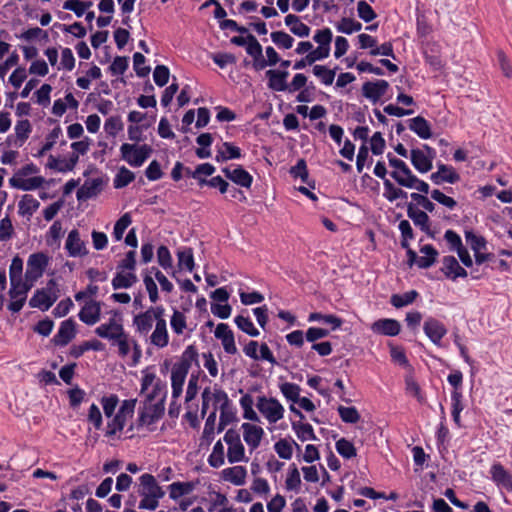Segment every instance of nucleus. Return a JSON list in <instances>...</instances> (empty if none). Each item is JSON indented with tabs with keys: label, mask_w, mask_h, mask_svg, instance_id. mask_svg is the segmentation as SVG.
<instances>
[{
	"label": "nucleus",
	"mask_w": 512,
	"mask_h": 512,
	"mask_svg": "<svg viewBox=\"0 0 512 512\" xmlns=\"http://www.w3.org/2000/svg\"><path fill=\"white\" fill-rule=\"evenodd\" d=\"M132 324L135 333L157 349L169 344V332L163 306L149 307L146 311L134 315Z\"/></svg>",
	"instance_id": "f257e3e1"
},
{
	"label": "nucleus",
	"mask_w": 512,
	"mask_h": 512,
	"mask_svg": "<svg viewBox=\"0 0 512 512\" xmlns=\"http://www.w3.org/2000/svg\"><path fill=\"white\" fill-rule=\"evenodd\" d=\"M387 158L389 165L394 168L390 175L399 186L408 189H415L424 194L429 193V184L413 174L411 169L403 160L396 158L391 153H388Z\"/></svg>",
	"instance_id": "f03ea898"
},
{
	"label": "nucleus",
	"mask_w": 512,
	"mask_h": 512,
	"mask_svg": "<svg viewBox=\"0 0 512 512\" xmlns=\"http://www.w3.org/2000/svg\"><path fill=\"white\" fill-rule=\"evenodd\" d=\"M138 494L141 496L139 509L154 511L159 506V501L165 495L163 489L158 485L156 478L149 473L139 477Z\"/></svg>",
	"instance_id": "7ed1b4c3"
},
{
	"label": "nucleus",
	"mask_w": 512,
	"mask_h": 512,
	"mask_svg": "<svg viewBox=\"0 0 512 512\" xmlns=\"http://www.w3.org/2000/svg\"><path fill=\"white\" fill-rule=\"evenodd\" d=\"M141 394L145 395L143 403L165 406L167 385L152 372L143 371Z\"/></svg>",
	"instance_id": "20e7f679"
},
{
	"label": "nucleus",
	"mask_w": 512,
	"mask_h": 512,
	"mask_svg": "<svg viewBox=\"0 0 512 512\" xmlns=\"http://www.w3.org/2000/svg\"><path fill=\"white\" fill-rule=\"evenodd\" d=\"M165 406L143 403L138 409V417L135 424L129 427V430L145 429L148 432L155 431V424L163 417Z\"/></svg>",
	"instance_id": "39448f33"
},
{
	"label": "nucleus",
	"mask_w": 512,
	"mask_h": 512,
	"mask_svg": "<svg viewBox=\"0 0 512 512\" xmlns=\"http://www.w3.org/2000/svg\"><path fill=\"white\" fill-rule=\"evenodd\" d=\"M59 297V289L55 279H50L46 286L37 289L29 300V306L47 311Z\"/></svg>",
	"instance_id": "423d86ee"
},
{
	"label": "nucleus",
	"mask_w": 512,
	"mask_h": 512,
	"mask_svg": "<svg viewBox=\"0 0 512 512\" xmlns=\"http://www.w3.org/2000/svg\"><path fill=\"white\" fill-rule=\"evenodd\" d=\"M153 149L148 144L123 143L120 146L121 159L131 167H141L151 156Z\"/></svg>",
	"instance_id": "0eeeda50"
},
{
	"label": "nucleus",
	"mask_w": 512,
	"mask_h": 512,
	"mask_svg": "<svg viewBox=\"0 0 512 512\" xmlns=\"http://www.w3.org/2000/svg\"><path fill=\"white\" fill-rule=\"evenodd\" d=\"M110 345L117 348V353L122 358L127 357L132 352V359L135 365L142 357L140 344L126 330L114 338Z\"/></svg>",
	"instance_id": "6e6552de"
},
{
	"label": "nucleus",
	"mask_w": 512,
	"mask_h": 512,
	"mask_svg": "<svg viewBox=\"0 0 512 512\" xmlns=\"http://www.w3.org/2000/svg\"><path fill=\"white\" fill-rule=\"evenodd\" d=\"M436 156L434 148L424 144L422 148H414L410 151V161L419 173H427L433 167V160Z\"/></svg>",
	"instance_id": "1a4fd4ad"
},
{
	"label": "nucleus",
	"mask_w": 512,
	"mask_h": 512,
	"mask_svg": "<svg viewBox=\"0 0 512 512\" xmlns=\"http://www.w3.org/2000/svg\"><path fill=\"white\" fill-rule=\"evenodd\" d=\"M256 407L270 424H274L284 417L285 409L276 398L259 396Z\"/></svg>",
	"instance_id": "9d476101"
},
{
	"label": "nucleus",
	"mask_w": 512,
	"mask_h": 512,
	"mask_svg": "<svg viewBox=\"0 0 512 512\" xmlns=\"http://www.w3.org/2000/svg\"><path fill=\"white\" fill-rule=\"evenodd\" d=\"M49 264V257L43 253H33L27 260V268L25 272V280L29 283H34L43 276Z\"/></svg>",
	"instance_id": "9b49d317"
},
{
	"label": "nucleus",
	"mask_w": 512,
	"mask_h": 512,
	"mask_svg": "<svg viewBox=\"0 0 512 512\" xmlns=\"http://www.w3.org/2000/svg\"><path fill=\"white\" fill-rule=\"evenodd\" d=\"M123 331H125L123 325V319L117 313H114L112 317H110L106 322L100 324L95 328L94 333L102 338L111 342L114 338L119 336Z\"/></svg>",
	"instance_id": "f8f14e48"
},
{
	"label": "nucleus",
	"mask_w": 512,
	"mask_h": 512,
	"mask_svg": "<svg viewBox=\"0 0 512 512\" xmlns=\"http://www.w3.org/2000/svg\"><path fill=\"white\" fill-rule=\"evenodd\" d=\"M333 39V33L330 28L319 29L315 32L313 40L318 46L311 51L320 61L326 59L330 55L331 42Z\"/></svg>",
	"instance_id": "ddd939ff"
},
{
	"label": "nucleus",
	"mask_w": 512,
	"mask_h": 512,
	"mask_svg": "<svg viewBox=\"0 0 512 512\" xmlns=\"http://www.w3.org/2000/svg\"><path fill=\"white\" fill-rule=\"evenodd\" d=\"M423 331L428 339L437 347L442 346V339L448 332L444 323L431 316L424 321Z\"/></svg>",
	"instance_id": "4468645a"
},
{
	"label": "nucleus",
	"mask_w": 512,
	"mask_h": 512,
	"mask_svg": "<svg viewBox=\"0 0 512 512\" xmlns=\"http://www.w3.org/2000/svg\"><path fill=\"white\" fill-rule=\"evenodd\" d=\"M430 180L435 185H442L443 183L454 184L460 180V175L454 167L438 163L437 171L430 175Z\"/></svg>",
	"instance_id": "2eb2a0df"
},
{
	"label": "nucleus",
	"mask_w": 512,
	"mask_h": 512,
	"mask_svg": "<svg viewBox=\"0 0 512 512\" xmlns=\"http://www.w3.org/2000/svg\"><path fill=\"white\" fill-rule=\"evenodd\" d=\"M65 249L70 257H83L88 254L86 243L81 239L77 229H73L68 233Z\"/></svg>",
	"instance_id": "dca6fc26"
},
{
	"label": "nucleus",
	"mask_w": 512,
	"mask_h": 512,
	"mask_svg": "<svg viewBox=\"0 0 512 512\" xmlns=\"http://www.w3.org/2000/svg\"><path fill=\"white\" fill-rule=\"evenodd\" d=\"M389 88L386 80L367 81L362 85V94L365 98L376 103L384 96Z\"/></svg>",
	"instance_id": "f3484780"
},
{
	"label": "nucleus",
	"mask_w": 512,
	"mask_h": 512,
	"mask_svg": "<svg viewBox=\"0 0 512 512\" xmlns=\"http://www.w3.org/2000/svg\"><path fill=\"white\" fill-rule=\"evenodd\" d=\"M222 172L233 183L241 187L249 189L253 183L252 175L246 171L241 165H236L234 168L225 167Z\"/></svg>",
	"instance_id": "a211bd4d"
},
{
	"label": "nucleus",
	"mask_w": 512,
	"mask_h": 512,
	"mask_svg": "<svg viewBox=\"0 0 512 512\" xmlns=\"http://www.w3.org/2000/svg\"><path fill=\"white\" fill-rule=\"evenodd\" d=\"M265 76L268 80L267 86L274 92H288L287 78L289 72L287 70H267Z\"/></svg>",
	"instance_id": "6ab92c4d"
},
{
	"label": "nucleus",
	"mask_w": 512,
	"mask_h": 512,
	"mask_svg": "<svg viewBox=\"0 0 512 512\" xmlns=\"http://www.w3.org/2000/svg\"><path fill=\"white\" fill-rule=\"evenodd\" d=\"M241 429L243 430L244 441L248 445L250 451L257 449L265 434L263 428L255 424L245 422L241 425Z\"/></svg>",
	"instance_id": "aec40b11"
},
{
	"label": "nucleus",
	"mask_w": 512,
	"mask_h": 512,
	"mask_svg": "<svg viewBox=\"0 0 512 512\" xmlns=\"http://www.w3.org/2000/svg\"><path fill=\"white\" fill-rule=\"evenodd\" d=\"M441 271L447 278L456 280L457 278L467 277V271L460 266L459 262L454 256H444L442 259Z\"/></svg>",
	"instance_id": "412c9836"
},
{
	"label": "nucleus",
	"mask_w": 512,
	"mask_h": 512,
	"mask_svg": "<svg viewBox=\"0 0 512 512\" xmlns=\"http://www.w3.org/2000/svg\"><path fill=\"white\" fill-rule=\"evenodd\" d=\"M103 181L100 178L87 179L77 190L76 197L79 201H86L97 196L102 190Z\"/></svg>",
	"instance_id": "4be33fe9"
},
{
	"label": "nucleus",
	"mask_w": 512,
	"mask_h": 512,
	"mask_svg": "<svg viewBox=\"0 0 512 512\" xmlns=\"http://www.w3.org/2000/svg\"><path fill=\"white\" fill-rule=\"evenodd\" d=\"M371 330L376 334L393 337L400 333L401 325L395 319L385 318L375 321L371 325Z\"/></svg>",
	"instance_id": "5701e85b"
},
{
	"label": "nucleus",
	"mask_w": 512,
	"mask_h": 512,
	"mask_svg": "<svg viewBox=\"0 0 512 512\" xmlns=\"http://www.w3.org/2000/svg\"><path fill=\"white\" fill-rule=\"evenodd\" d=\"M76 334L75 322L72 319L63 321L58 332L53 337V342L57 346H66Z\"/></svg>",
	"instance_id": "b1692460"
},
{
	"label": "nucleus",
	"mask_w": 512,
	"mask_h": 512,
	"mask_svg": "<svg viewBox=\"0 0 512 512\" xmlns=\"http://www.w3.org/2000/svg\"><path fill=\"white\" fill-rule=\"evenodd\" d=\"M407 216L421 229V231L425 233L430 231V218L428 214L425 211L418 209L412 202L407 204Z\"/></svg>",
	"instance_id": "393cba45"
},
{
	"label": "nucleus",
	"mask_w": 512,
	"mask_h": 512,
	"mask_svg": "<svg viewBox=\"0 0 512 512\" xmlns=\"http://www.w3.org/2000/svg\"><path fill=\"white\" fill-rule=\"evenodd\" d=\"M100 314V304L96 301H89L80 310L79 319L87 325H94L100 320Z\"/></svg>",
	"instance_id": "a878e982"
},
{
	"label": "nucleus",
	"mask_w": 512,
	"mask_h": 512,
	"mask_svg": "<svg viewBox=\"0 0 512 512\" xmlns=\"http://www.w3.org/2000/svg\"><path fill=\"white\" fill-rule=\"evenodd\" d=\"M197 362L198 351L194 345H189L182 352L179 361L176 362L172 368L188 373L192 364Z\"/></svg>",
	"instance_id": "bb28decb"
},
{
	"label": "nucleus",
	"mask_w": 512,
	"mask_h": 512,
	"mask_svg": "<svg viewBox=\"0 0 512 512\" xmlns=\"http://www.w3.org/2000/svg\"><path fill=\"white\" fill-rule=\"evenodd\" d=\"M242 157L241 149L231 142H223L217 147L215 160L217 162H226L232 159H240Z\"/></svg>",
	"instance_id": "cd10ccee"
},
{
	"label": "nucleus",
	"mask_w": 512,
	"mask_h": 512,
	"mask_svg": "<svg viewBox=\"0 0 512 512\" xmlns=\"http://www.w3.org/2000/svg\"><path fill=\"white\" fill-rule=\"evenodd\" d=\"M408 127L421 139H429L432 136L430 123L422 116H416L408 121Z\"/></svg>",
	"instance_id": "c85d7f7f"
},
{
	"label": "nucleus",
	"mask_w": 512,
	"mask_h": 512,
	"mask_svg": "<svg viewBox=\"0 0 512 512\" xmlns=\"http://www.w3.org/2000/svg\"><path fill=\"white\" fill-rule=\"evenodd\" d=\"M138 282V277L135 272H125L118 270L112 279V287L114 290L128 289Z\"/></svg>",
	"instance_id": "c756f323"
},
{
	"label": "nucleus",
	"mask_w": 512,
	"mask_h": 512,
	"mask_svg": "<svg viewBox=\"0 0 512 512\" xmlns=\"http://www.w3.org/2000/svg\"><path fill=\"white\" fill-rule=\"evenodd\" d=\"M247 470L243 466H233L222 470V478L236 486L245 484Z\"/></svg>",
	"instance_id": "7c9ffc66"
},
{
	"label": "nucleus",
	"mask_w": 512,
	"mask_h": 512,
	"mask_svg": "<svg viewBox=\"0 0 512 512\" xmlns=\"http://www.w3.org/2000/svg\"><path fill=\"white\" fill-rule=\"evenodd\" d=\"M492 480L498 485L507 489L512 488V476L500 463H495L490 468Z\"/></svg>",
	"instance_id": "2f4dec72"
},
{
	"label": "nucleus",
	"mask_w": 512,
	"mask_h": 512,
	"mask_svg": "<svg viewBox=\"0 0 512 512\" xmlns=\"http://www.w3.org/2000/svg\"><path fill=\"white\" fill-rule=\"evenodd\" d=\"M285 25L290 28V31L301 38L308 37L311 28L305 23L301 22L300 18L294 14H288L284 19Z\"/></svg>",
	"instance_id": "473e14b6"
},
{
	"label": "nucleus",
	"mask_w": 512,
	"mask_h": 512,
	"mask_svg": "<svg viewBox=\"0 0 512 512\" xmlns=\"http://www.w3.org/2000/svg\"><path fill=\"white\" fill-rule=\"evenodd\" d=\"M44 183V178L41 176L31 177L27 179H10L11 186L23 191H31L40 188Z\"/></svg>",
	"instance_id": "72a5a7b5"
},
{
	"label": "nucleus",
	"mask_w": 512,
	"mask_h": 512,
	"mask_svg": "<svg viewBox=\"0 0 512 512\" xmlns=\"http://www.w3.org/2000/svg\"><path fill=\"white\" fill-rule=\"evenodd\" d=\"M195 489V483L193 482H173L168 486L169 497L172 500H177L184 495H188Z\"/></svg>",
	"instance_id": "f704fd0d"
},
{
	"label": "nucleus",
	"mask_w": 512,
	"mask_h": 512,
	"mask_svg": "<svg viewBox=\"0 0 512 512\" xmlns=\"http://www.w3.org/2000/svg\"><path fill=\"white\" fill-rule=\"evenodd\" d=\"M188 373L172 368L171 370V387H172V399H178L183 391V385L185 383Z\"/></svg>",
	"instance_id": "c9c22d12"
},
{
	"label": "nucleus",
	"mask_w": 512,
	"mask_h": 512,
	"mask_svg": "<svg viewBox=\"0 0 512 512\" xmlns=\"http://www.w3.org/2000/svg\"><path fill=\"white\" fill-rule=\"evenodd\" d=\"M384 192L383 197L389 201L394 202L397 199H407L408 193L403 189L396 187L389 179H385L383 182Z\"/></svg>",
	"instance_id": "e433bc0d"
},
{
	"label": "nucleus",
	"mask_w": 512,
	"mask_h": 512,
	"mask_svg": "<svg viewBox=\"0 0 512 512\" xmlns=\"http://www.w3.org/2000/svg\"><path fill=\"white\" fill-rule=\"evenodd\" d=\"M420 252L424 254V256L418 257L417 265L421 269H427L431 267L438 255L437 250L430 244L424 245L421 247Z\"/></svg>",
	"instance_id": "4c0bfd02"
},
{
	"label": "nucleus",
	"mask_w": 512,
	"mask_h": 512,
	"mask_svg": "<svg viewBox=\"0 0 512 512\" xmlns=\"http://www.w3.org/2000/svg\"><path fill=\"white\" fill-rule=\"evenodd\" d=\"M293 445L300 450L299 444H297L293 439L291 441H288L287 439H280L274 444V450L280 458L290 460L293 455Z\"/></svg>",
	"instance_id": "58836bf2"
},
{
	"label": "nucleus",
	"mask_w": 512,
	"mask_h": 512,
	"mask_svg": "<svg viewBox=\"0 0 512 512\" xmlns=\"http://www.w3.org/2000/svg\"><path fill=\"white\" fill-rule=\"evenodd\" d=\"M291 426L297 437L301 441L316 440L313 427L309 423H302L301 421H292Z\"/></svg>",
	"instance_id": "ea45409f"
},
{
	"label": "nucleus",
	"mask_w": 512,
	"mask_h": 512,
	"mask_svg": "<svg viewBox=\"0 0 512 512\" xmlns=\"http://www.w3.org/2000/svg\"><path fill=\"white\" fill-rule=\"evenodd\" d=\"M462 392L461 391H452L451 393V406H452V418L457 427H462L460 414L464 409V405L462 403Z\"/></svg>",
	"instance_id": "a19ab883"
},
{
	"label": "nucleus",
	"mask_w": 512,
	"mask_h": 512,
	"mask_svg": "<svg viewBox=\"0 0 512 512\" xmlns=\"http://www.w3.org/2000/svg\"><path fill=\"white\" fill-rule=\"evenodd\" d=\"M196 142L200 148H197L195 153L200 159H207L211 156L209 147L213 143V137L210 133H202L196 138Z\"/></svg>",
	"instance_id": "79ce46f5"
},
{
	"label": "nucleus",
	"mask_w": 512,
	"mask_h": 512,
	"mask_svg": "<svg viewBox=\"0 0 512 512\" xmlns=\"http://www.w3.org/2000/svg\"><path fill=\"white\" fill-rule=\"evenodd\" d=\"M33 284L24 281H13L10 282L9 297L10 299H27V294L32 288Z\"/></svg>",
	"instance_id": "37998d69"
},
{
	"label": "nucleus",
	"mask_w": 512,
	"mask_h": 512,
	"mask_svg": "<svg viewBox=\"0 0 512 512\" xmlns=\"http://www.w3.org/2000/svg\"><path fill=\"white\" fill-rule=\"evenodd\" d=\"M419 293L416 290H410L402 294H393L390 298V303L395 308H402L412 304Z\"/></svg>",
	"instance_id": "c03bdc74"
},
{
	"label": "nucleus",
	"mask_w": 512,
	"mask_h": 512,
	"mask_svg": "<svg viewBox=\"0 0 512 512\" xmlns=\"http://www.w3.org/2000/svg\"><path fill=\"white\" fill-rule=\"evenodd\" d=\"M178 266L180 269H185L192 272L195 266L193 250L190 247H184L177 252Z\"/></svg>",
	"instance_id": "a18cd8bd"
},
{
	"label": "nucleus",
	"mask_w": 512,
	"mask_h": 512,
	"mask_svg": "<svg viewBox=\"0 0 512 512\" xmlns=\"http://www.w3.org/2000/svg\"><path fill=\"white\" fill-rule=\"evenodd\" d=\"M301 487L300 472L295 464L289 466L287 477L285 480V488L288 491H294L298 493Z\"/></svg>",
	"instance_id": "49530a36"
},
{
	"label": "nucleus",
	"mask_w": 512,
	"mask_h": 512,
	"mask_svg": "<svg viewBox=\"0 0 512 512\" xmlns=\"http://www.w3.org/2000/svg\"><path fill=\"white\" fill-rule=\"evenodd\" d=\"M18 206H19V213L21 215L31 216V215H33V213H35L37 211V209L40 206V203L32 195L25 194L22 196Z\"/></svg>",
	"instance_id": "de8ad7c7"
},
{
	"label": "nucleus",
	"mask_w": 512,
	"mask_h": 512,
	"mask_svg": "<svg viewBox=\"0 0 512 512\" xmlns=\"http://www.w3.org/2000/svg\"><path fill=\"white\" fill-rule=\"evenodd\" d=\"M312 72L326 86L333 83L336 75V69H329L324 65H314Z\"/></svg>",
	"instance_id": "09e8293b"
},
{
	"label": "nucleus",
	"mask_w": 512,
	"mask_h": 512,
	"mask_svg": "<svg viewBox=\"0 0 512 512\" xmlns=\"http://www.w3.org/2000/svg\"><path fill=\"white\" fill-rule=\"evenodd\" d=\"M103 349L104 344L99 340L94 339L90 341H85L81 345L74 346L71 350V355L75 358H79L88 350L102 351Z\"/></svg>",
	"instance_id": "8fccbe9b"
},
{
	"label": "nucleus",
	"mask_w": 512,
	"mask_h": 512,
	"mask_svg": "<svg viewBox=\"0 0 512 512\" xmlns=\"http://www.w3.org/2000/svg\"><path fill=\"white\" fill-rule=\"evenodd\" d=\"M134 179L135 174L125 166H122L114 178L113 185L116 189L124 188L133 182Z\"/></svg>",
	"instance_id": "3c124183"
},
{
	"label": "nucleus",
	"mask_w": 512,
	"mask_h": 512,
	"mask_svg": "<svg viewBox=\"0 0 512 512\" xmlns=\"http://www.w3.org/2000/svg\"><path fill=\"white\" fill-rule=\"evenodd\" d=\"M208 463L213 468H219L225 463L224 446L219 440L215 443L211 454L208 457Z\"/></svg>",
	"instance_id": "603ef678"
},
{
	"label": "nucleus",
	"mask_w": 512,
	"mask_h": 512,
	"mask_svg": "<svg viewBox=\"0 0 512 512\" xmlns=\"http://www.w3.org/2000/svg\"><path fill=\"white\" fill-rule=\"evenodd\" d=\"M227 459L231 464L248 461V458L245 456V447L242 442L228 446Z\"/></svg>",
	"instance_id": "864d4df0"
},
{
	"label": "nucleus",
	"mask_w": 512,
	"mask_h": 512,
	"mask_svg": "<svg viewBox=\"0 0 512 512\" xmlns=\"http://www.w3.org/2000/svg\"><path fill=\"white\" fill-rule=\"evenodd\" d=\"M14 130L18 141L16 145L18 147H21L24 144V142L29 138V135L32 131L30 121L27 119L18 121L15 125Z\"/></svg>",
	"instance_id": "5fc2aeb1"
},
{
	"label": "nucleus",
	"mask_w": 512,
	"mask_h": 512,
	"mask_svg": "<svg viewBox=\"0 0 512 512\" xmlns=\"http://www.w3.org/2000/svg\"><path fill=\"white\" fill-rule=\"evenodd\" d=\"M336 29L340 33L350 35L359 32L362 29V24L352 18L344 17L337 23Z\"/></svg>",
	"instance_id": "6e6d98bb"
},
{
	"label": "nucleus",
	"mask_w": 512,
	"mask_h": 512,
	"mask_svg": "<svg viewBox=\"0 0 512 512\" xmlns=\"http://www.w3.org/2000/svg\"><path fill=\"white\" fill-rule=\"evenodd\" d=\"M234 322L241 331L251 337H257L260 334L259 330L254 326L249 317L238 315L235 317Z\"/></svg>",
	"instance_id": "4d7b16f0"
},
{
	"label": "nucleus",
	"mask_w": 512,
	"mask_h": 512,
	"mask_svg": "<svg viewBox=\"0 0 512 512\" xmlns=\"http://www.w3.org/2000/svg\"><path fill=\"white\" fill-rule=\"evenodd\" d=\"M270 37L272 42L282 49H290L294 44V38L284 31L272 32Z\"/></svg>",
	"instance_id": "13d9d810"
},
{
	"label": "nucleus",
	"mask_w": 512,
	"mask_h": 512,
	"mask_svg": "<svg viewBox=\"0 0 512 512\" xmlns=\"http://www.w3.org/2000/svg\"><path fill=\"white\" fill-rule=\"evenodd\" d=\"M170 326L176 335H182L187 327L185 314L179 310H174L170 318Z\"/></svg>",
	"instance_id": "bf43d9fd"
},
{
	"label": "nucleus",
	"mask_w": 512,
	"mask_h": 512,
	"mask_svg": "<svg viewBox=\"0 0 512 512\" xmlns=\"http://www.w3.org/2000/svg\"><path fill=\"white\" fill-rule=\"evenodd\" d=\"M465 239L467 244L474 253L486 250L487 242L484 237L476 235L473 231L465 232Z\"/></svg>",
	"instance_id": "052dcab7"
},
{
	"label": "nucleus",
	"mask_w": 512,
	"mask_h": 512,
	"mask_svg": "<svg viewBox=\"0 0 512 512\" xmlns=\"http://www.w3.org/2000/svg\"><path fill=\"white\" fill-rule=\"evenodd\" d=\"M336 451L345 459H351L356 456V448L353 443L345 438H341L336 441Z\"/></svg>",
	"instance_id": "680f3d73"
},
{
	"label": "nucleus",
	"mask_w": 512,
	"mask_h": 512,
	"mask_svg": "<svg viewBox=\"0 0 512 512\" xmlns=\"http://www.w3.org/2000/svg\"><path fill=\"white\" fill-rule=\"evenodd\" d=\"M280 391L283 394V396L293 403H297L299 397H300V391L301 388L299 385L295 383L285 382L282 383L280 386Z\"/></svg>",
	"instance_id": "e2e57ef3"
},
{
	"label": "nucleus",
	"mask_w": 512,
	"mask_h": 512,
	"mask_svg": "<svg viewBox=\"0 0 512 512\" xmlns=\"http://www.w3.org/2000/svg\"><path fill=\"white\" fill-rule=\"evenodd\" d=\"M132 223V218L129 213L123 214L115 223L113 228V237L116 241H120L123 238L125 230Z\"/></svg>",
	"instance_id": "0e129e2a"
},
{
	"label": "nucleus",
	"mask_w": 512,
	"mask_h": 512,
	"mask_svg": "<svg viewBox=\"0 0 512 512\" xmlns=\"http://www.w3.org/2000/svg\"><path fill=\"white\" fill-rule=\"evenodd\" d=\"M309 321H322L326 324L332 325V330H336L341 327L343 321L341 318L332 315V314H321V313H311L308 318Z\"/></svg>",
	"instance_id": "69168bd1"
},
{
	"label": "nucleus",
	"mask_w": 512,
	"mask_h": 512,
	"mask_svg": "<svg viewBox=\"0 0 512 512\" xmlns=\"http://www.w3.org/2000/svg\"><path fill=\"white\" fill-rule=\"evenodd\" d=\"M62 135L60 126L54 127L46 137V141L42 148L38 151V157L45 155V153L53 148L59 137Z\"/></svg>",
	"instance_id": "338daca9"
},
{
	"label": "nucleus",
	"mask_w": 512,
	"mask_h": 512,
	"mask_svg": "<svg viewBox=\"0 0 512 512\" xmlns=\"http://www.w3.org/2000/svg\"><path fill=\"white\" fill-rule=\"evenodd\" d=\"M123 122L120 116H111L106 119L104 123L105 132L112 137H116L117 134L123 130Z\"/></svg>",
	"instance_id": "774afa93"
}]
</instances>
